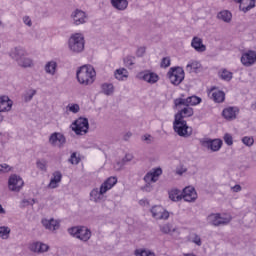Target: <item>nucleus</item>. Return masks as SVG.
Here are the masks:
<instances>
[{"mask_svg":"<svg viewBox=\"0 0 256 256\" xmlns=\"http://www.w3.org/2000/svg\"><path fill=\"white\" fill-rule=\"evenodd\" d=\"M79 110V104H73L69 106V111H71V113H79Z\"/></svg>","mask_w":256,"mask_h":256,"instance_id":"3c124183","label":"nucleus"},{"mask_svg":"<svg viewBox=\"0 0 256 256\" xmlns=\"http://www.w3.org/2000/svg\"><path fill=\"white\" fill-rule=\"evenodd\" d=\"M135 256H155V252L149 249L140 248L134 251Z\"/></svg>","mask_w":256,"mask_h":256,"instance_id":"f704fd0d","label":"nucleus"},{"mask_svg":"<svg viewBox=\"0 0 256 256\" xmlns=\"http://www.w3.org/2000/svg\"><path fill=\"white\" fill-rule=\"evenodd\" d=\"M224 142L226 143V145H233V136H231V134H225L224 135Z\"/></svg>","mask_w":256,"mask_h":256,"instance_id":"8fccbe9b","label":"nucleus"},{"mask_svg":"<svg viewBox=\"0 0 256 256\" xmlns=\"http://www.w3.org/2000/svg\"><path fill=\"white\" fill-rule=\"evenodd\" d=\"M202 99L198 96H189L188 98H176L174 100V105L176 109H181L182 105H188L190 107H195V105H199Z\"/></svg>","mask_w":256,"mask_h":256,"instance_id":"9d476101","label":"nucleus"},{"mask_svg":"<svg viewBox=\"0 0 256 256\" xmlns=\"http://www.w3.org/2000/svg\"><path fill=\"white\" fill-rule=\"evenodd\" d=\"M231 189L233 190L234 193H239V191H241V185L236 184Z\"/></svg>","mask_w":256,"mask_h":256,"instance_id":"bf43d9fd","label":"nucleus"},{"mask_svg":"<svg viewBox=\"0 0 256 256\" xmlns=\"http://www.w3.org/2000/svg\"><path fill=\"white\" fill-rule=\"evenodd\" d=\"M13 107V100L9 99V96L0 97V113H7L11 111Z\"/></svg>","mask_w":256,"mask_h":256,"instance_id":"412c9836","label":"nucleus"},{"mask_svg":"<svg viewBox=\"0 0 256 256\" xmlns=\"http://www.w3.org/2000/svg\"><path fill=\"white\" fill-rule=\"evenodd\" d=\"M130 161H133V155L126 154L125 157L121 160V162L117 163V165L119 169H121V167H125V165H127V163H129Z\"/></svg>","mask_w":256,"mask_h":256,"instance_id":"ea45409f","label":"nucleus"},{"mask_svg":"<svg viewBox=\"0 0 256 256\" xmlns=\"http://www.w3.org/2000/svg\"><path fill=\"white\" fill-rule=\"evenodd\" d=\"M150 212L152 213V217L159 221H167V219H169V211L164 209L161 205L153 206Z\"/></svg>","mask_w":256,"mask_h":256,"instance_id":"ddd939ff","label":"nucleus"},{"mask_svg":"<svg viewBox=\"0 0 256 256\" xmlns=\"http://www.w3.org/2000/svg\"><path fill=\"white\" fill-rule=\"evenodd\" d=\"M234 3H243V0H233Z\"/></svg>","mask_w":256,"mask_h":256,"instance_id":"e2e57ef3","label":"nucleus"},{"mask_svg":"<svg viewBox=\"0 0 256 256\" xmlns=\"http://www.w3.org/2000/svg\"><path fill=\"white\" fill-rule=\"evenodd\" d=\"M167 77L172 85L178 86L185 80V70L181 67H171L167 73Z\"/></svg>","mask_w":256,"mask_h":256,"instance_id":"0eeeda50","label":"nucleus"},{"mask_svg":"<svg viewBox=\"0 0 256 256\" xmlns=\"http://www.w3.org/2000/svg\"><path fill=\"white\" fill-rule=\"evenodd\" d=\"M35 95H37V90H28L25 92V94L23 95V99L25 101V103H29V101H32L33 97H35Z\"/></svg>","mask_w":256,"mask_h":256,"instance_id":"58836bf2","label":"nucleus"},{"mask_svg":"<svg viewBox=\"0 0 256 256\" xmlns=\"http://www.w3.org/2000/svg\"><path fill=\"white\" fill-rule=\"evenodd\" d=\"M3 25V22L0 20V27Z\"/></svg>","mask_w":256,"mask_h":256,"instance_id":"69168bd1","label":"nucleus"},{"mask_svg":"<svg viewBox=\"0 0 256 256\" xmlns=\"http://www.w3.org/2000/svg\"><path fill=\"white\" fill-rule=\"evenodd\" d=\"M217 17L224 21V23H231L233 15L228 10H224L218 13Z\"/></svg>","mask_w":256,"mask_h":256,"instance_id":"2f4dec72","label":"nucleus"},{"mask_svg":"<svg viewBox=\"0 0 256 256\" xmlns=\"http://www.w3.org/2000/svg\"><path fill=\"white\" fill-rule=\"evenodd\" d=\"M22 203L24 205H35V199H32L31 201L24 199V200H22Z\"/></svg>","mask_w":256,"mask_h":256,"instance_id":"4d7b16f0","label":"nucleus"},{"mask_svg":"<svg viewBox=\"0 0 256 256\" xmlns=\"http://www.w3.org/2000/svg\"><path fill=\"white\" fill-rule=\"evenodd\" d=\"M70 51L81 53L85 49V37L81 33L72 35L68 41Z\"/></svg>","mask_w":256,"mask_h":256,"instance_id":"39448f33","label":"nucleus"},{"mask_svg":"<svg viewBox=\"0 0 256 256\" xmlns=\"http://www.w3.org/2000/svg\"><path fill=\"white\" fill-rule=\"evenodd\" d=\"M29 249L33 253H46V251H49V245L43 242H34L30 245Z\"/></svg>","mask_w":256,"mask_h":256,"instance_id":"b1692460","label":"nucleus"},{"mask_svg":"<svg viewBox=\"0 0 256 256\" xmlns=\"http://www.w3.org/2000/svg\"><path fill=\"white\" fill-rule=\"evenodd\" d=\"M6 211L5 208L0 204V215H5Z\"/></svg>","mask_w":256,"mask_h":256,"instance_id":"052dcab7","label":"nucleus"},{"mask_svg":"<svg viewBox=\"0 0 256 256\" xmlns=\"http://www.w3.org/2000/svg\"><path fill=\"white\" fill-rule=\"evenodd\" d=\"M70 19L72 20L73 25L79 26L85 25L89 17L87 16V13L85 11L81 9H76L71 13Z\"/></svg>","mask_w":256,"mask_h":256,"instance_id":"f8f14e48","label":"nucleus"},{"mask_svg":"<svg viewBox=\"0 0 256 256\" xmlns=\"http://www.w3.org/2000/svg\"><path fill=\"white\" fill-rule=\"evenodd\" d=\"M187 169L186 168H178L176 169V174L177 175H183V173H186Z\"/></svg>","mask_w":256,"mask_h":256,"instance_id":"13d9d810","label":"nucleus"},{"mask_svg":"<svg viewBox=\"0 0 256 256\" xmlns=\"http://www.w3.org/2000/svg\"><path fill=\"white\" fill-rule=\"evenodd\" d=\"M256 62V52L253 50H250L244 54H242L241 57V63L245 65V67H251V65H254Z\"/></svg>","mask_w":256,"mask_h":256,"instance_id":"a211bd4d","label":"nucleus"},{"mask_svg":"<svg viewBox=\"0 0 256 256\" xmlns=\"http://www.w3.org/2000/svg\"><path fill=\"white\" fill-rule=\"evenodd\" d=\"M202 145L204 147H207V149H211L212 151H219L223 145V141L220 139H214V140H204L202 141Z\"/></svg>","mask_w":256,"mask_h":256,"instance_id":"4be33fe9","label":"nucleus"},{"mask_svg":"<svg viewBox=\"0 0 256 256\" xmlns=\"http://www.w3.org/2000/svg\"><path fill=\"white\" fill-rule=\"evenodd\" d=\"M72 131L76 135H86L89 131V120L83 117L78 118L72 123Z\"/></svg>","mask_w":256,"mask_h":256,"instance_id":"6e6552de","label":"nucleus"},{"mask_svg":"<svg viewBox=\"0 0 256 256\" xmlns=\"http://www.w3.org/2000/svg\"><path fill=\"white\" fill-rule=\"evenodd\" d=\"M68 233L72 235V237H75L84 243H87V241L91 239V230L85 226H75L69 228Z\"/></svg>","mask_w":256,"mask_h":256,"instance_id":"423d86ee","label":"nucleus"},{"mask_svg":"<svg viewBox=\"0 0 256 256\" xmlns=\"http://www.w3.org/2000/svg\"><path fill=\"white\" fill-rule=\"evenodd\" d=\"M219 77L222 81H231V79H233V72L223 69L219 72Z\"/></svg>","mask_w":256,"mask_h":256,"instance_id":"c9c22d12","label":"nucleus"},{"mask_svg":"<svg viewBox=\"0 0 256 256\" xmlns=\"http://www.w3.org/2000/svg\"><path fill=\"white\" fill-rule=\"evenodd\" d=\"M11 228L9 226H0V239H9Z\"/></svg>","mask_w":256,"mask_h":256,"instance_id":"4c0bfd02","label":"nucleus"},{"mask_svg":"<svg viewBox=\"0 0 256 256\" xmlns=\"http://www.w3.org/2000/svg\"><path fill=\"white\" fill-rule=\"evenodd\" d=\"M36 166L40 171H47V161L46 160H38L36 162Z\"/></svg>","mask_w":256,"mask_h":256,"instance_id":"a18cd8bd","label":"nucleus"},{"mask_svg":"<svg viewBox=\"0 0 256 256\" xmlns=\"http://www.w3.org/2000/svg\"><path fill=\"white\" fill-rule=\"evenodd\" d=\"M211 99H213V101L215 103H223V101H225V92L221 91V90H211Z\"/></svg>","mask_w":256,"mask_h":256,"instance_id":"cd10ccee","label":"nucleus"},{"mask_svg":"<svg viewBox=\"0 0 256 256\" xmlns=\"http://www.w3.org/2000/svg\"><path fill=\"white\" fill-rule=\"evenodd\" d=\"M191 47L197 53H205L207 51V46L203 44V39L197 36L192 38Z\"/></svg>","mask_w":256,"mask_h":256,"instance_id":"aec40b11","label":"nucleus"},{"mask_svg":"<svg viewBox=\"0 0 256 256\" xmlns=\"http://www.w3.org/2000/svg\"><path fill=\"white\" fill-rule=\"evenodd\" d=\"M61 179H63V174L59 171L54 172L48 187H50V189H57L59 183H61Z\"/></svg>","mask_w":256,"mask_h":256,"instance_id":"a878e982","label":"nucleus"},{"mask_svg":"<svg viewBox=\"0 0 256 256\" xmlns=\"http://www.w3.org/2000/svg\"><path fill=\"white\" fill-rule=\"evenodd\" d=\"M255 7V0H251L250 4L248 6H243L242 3L239 5L240 11H243V13H247L248 11H251Z\"/></svg>","mask_w":256,"mask_h":256,"instance_id":"a19ab883","label":"nucleus"},{"mask_svg":"<svg viewBox=\"0 0 256 256\" xmlns=\"http://www.w3.org/2000/svg\"><path fill=\"white\" fill-rule=\"evenodd\" d=\"M23 185H25V182L23 181V178L17 174L10 175L8 179V188L10 191H13L14 193H19L21 189H23Z\"/></svg>","mask_w":256,"mask_h":256,"instance_id":"1a4fd4ad","label":"nucleus"},{"mask_svg":"<svg viewBox=\"0 0 256 256\" xmlns=\"http://www.w3.org/2000/svg\"><path fill=\"white\" fill-rule=\"evenodd\" d=\"M169 199L171 201H181L182 192L179 189H173L169 192Z\"/></svg>","mask_w":256,"mask_h":256,"instance_id":"72a5a7b5","label":"nucleus"},{"mask_svg":"<svg viewBox=\"0 0 256 256\" xmlns=\"http://www.w3.org/2000/svg\"><path fill=\"white\" fill-rule=\"evenodd\" d=\"M124 65L126 67H133L135 65V56H126L124 58Z\"/></svg>","mask_w":256,"mask_h":256,"instance_id":"79ce46f5","label":"nucleus"},{"mask_svg":"<svg viewBox=\"0 0 256 256\" xmlns=\"http://www.w3.org/2000/svg\"><path fill=\"white\" fill-rule=\"evenodd\" d=\"M68 161L71 165H79L80 159L77 157V152L72 153Z\"/></svg>","mask_w":256,"mask_h":256,"instance_id":"49530a36","label":"nucleus"},{"mask_svg":"<svg viewBox=\"0 0 256 256\" xmlns=\"http://www.w3.org/2000/svg\"><path fill=\"white\" fill-rule=\"evenodd\" d=\"M159 229L164 235H171L172 233H175V231H177V228L173 227V224L171 223L160 225Z\"/></svg>","mask_w":256,"mask_h":256,"instance_id":"c756f323","label":"nucleus"},{"mask_svg":"<svg viewBox=\"0 0 256 256\" xmlns=\"http://www.w3.org/2000/svg\"><path fill=\"white\" fill-rule=\"evenodd\" d=\"M42 225L48 231H57L59 229V221L51 218V219H42Z\"/></svg>","mask_w":256,"mask_h":256,"instance_id":"393cba45","label":"nucleus"},{"mask_svg":"<svg viewBox=\"0 0 256 256\" xmlns=\"http://www.w3.org/2000/svg\"><path fill=\"white\" fill-rule=\"evenodd\" d=\"M173 129L179 137L189 138L193 135V128L187 125V121L174 119Z\"/></svg>","mask_w":256,"mask_h":256,"instance_id":"20e7f679","label":"nucleus"},{"mask_svg":"<svg viewBox=\"0 0 256 256\" xmlns=\"http://www.w3.org/2000/svg\"><path fill=\"white\" fill-rule=\"evenodd\" d=\"M3 119H5L3 114H0V123H3Z\"/></svg>","mask_w":256,"mask_h":256,"instance_id":"680f3d73","label":"nucleus"},{"mask_svg":"<svg viewBox=\"0 0 256 256\" xmlns=\"http://www.w3.org/2000/svg\"><path fill=\"white\" fill-rule=\"evenodd\" d=\"M171 65V58L164 57L161 61L160 67L167 69V67H170Z\"/></svg>","mask_w":256,"mask_h":256,"instance_id":"de8ad7c7","label":"nucleus"},{"mask_svg":"<svg viewBox=\"0 0 256 256\" xmlns=\"http://www.w3.org/2000/svg\"><path fill=\"white\" fill-rule=\"evenodd\" d=\"M11 171V166L8 164H0V175H3L4 173H9Z\"/></svg>","mask_w":256,"mask_h":256,"instance_id":"09e8293b","label":"nucleus"},{"mask_svg":"<svg viewBox=\"0 0 256 256\" xmlns=\"http://www.w3.org/2000/svg\"><path fill=\"white\" fill-rule=\"evenodd\" d=\"M96 75L95 68L87 65L81 66L76 72V77L80 85H93Z\"/></svg>","mask_w":256,"mask_h":256,"instance_id":"f03ea898","label":"nucleus"},{"mask_svg":"<svg viewBox=\"0 0 256 256\" xmlns=\"http://www.w3.org/2000/svg\"><path fill=\"white\" fill-rule=\"evenodd\" d=\"M9 56L11 59L16 61V63L19 65V67H31L33 65V60L30 58H27V51L21 46L15 47L10 50Z\"/></svg>","mask_w":256,"mask_h":256,"instance_id":"7ed1b4c3","label":"nucleus"},{"mask_svg":"<svg viewBox=\"0 0 256 256\" xmlns=\"http://www.w3.org/2000/svg\"><path fill=\"white\" fill-rule=\"evenodd\" d=\"M23 21H24L25 25H28V27H31V25H32L31 18H29L28 16H25L23 18Z\"/></svg>","mask_w":256,"mask_h":256,"instance_id":"6e6d98bb","label":"nucleus"},{"mask_svg":"<svg viewBox=\"0 0 256 256\" xmlns=\"http://www.w3.org/2000/svg\"><path fill=\"white\" fill-rule=\"evenodd\" d=\"M163 175V170L161 168L153 169L152 171L148 172L144 176L145 183L151 184V183H157L159 181V177Z\"/></svg>","mask_w":256,"mask_h":256,"instance_id":"dca6fc26","label":"nucleus"},{"mask_svg":"<svg viewBox=\"0 0 256 256\" xmlns=\"http://www.w3.org/2000/svg\"><path fill=\"white\" fill-rule=\"evenodd\" d=\"M182 199L188 203L195 201L197 199V192L195 191V188L191 186L184 188L182 191Z\"/></svg>","mask_w":256,"mask_h":256,"instance_id":"6ab92c4d","label":"nucleus"},{"mask_svg":"<svg viewBox=\"0 0 256 256\" xmlns=\"http://www.w3.org/2000/svg\"><path fill=\"white\" fill-rule=\"evenodd\" d=\"M199 67H201V64L197 61H194V62H191L190 64H188L186 66V69H187V71H190V73H191V71H197V69H199Z\"/></svg>","mask_w":256,"mask_h":256,"instance_id":"37998d69","label":"nucleus"},{"mask_svg":"<svg viewBox=\"0 0 256 256\" xmlns=\"http://www.w3.org/2000/svg\"><path fill=\"white\" fill-rule=\"evenodd\" d=\"M101 89V93H103V95H106L107 97L113 95V93H115V86H113L112 83H102L100 86Z\"/></svg>","mask_w":256,"mask_h":256,"instance_id":"bb28decb","label":"nucleus"},{"mask_svg":"<svg viewBox=\"0 0 256 256\" xmlns=\"http://www.w3.org/2000/svg\"><path fill=\"white\" fill-rule=\"evenodd\" d=\"M138 78L142 79V81H146V83H150V85H153L159 81V75L149 70L140 72L138 74Z\"/></svg>","mask_w":256,"mask_h":256,"instance_id":"2eb2a0df","label":"nucleus"},{"mask_svg":"<svg viewBox=\"0 0 256 256\" xmlns=\"http://www.w3.org/2000/svg\"><path fill=\"white\" fill-rule=\"evenodd\" d=\"M242 143L246 145V147H252L253 143H255V140L253 137L245 136L242 138Z\"/></svg>","mask_w":256,"mask_h":256,"instance_id":"c03bdc74","label":"nucleus"},{"mask_svg":"<svg viewBox=\"0 0 256 256\" xmlns=\"http://www.w3.org/2000/svg\"><path fill=\"white\" fill-rule=\"evenodd\" d=\"M189 241L191 243H194V245H197L198 247H201L203 245L201 236H199L197 233H191L189 236Z\"/></svg>","mask_w":256,"mask_h":256,"instance_id":"e433bc0d","label":"nucleus"},{"mask_svg":"<svg viewBox=\"0 0 256 256\" xmlns=\"http://www.w3.org/2000/svg\"><path fill=\"white\" fill-rule=\"evenodd\" d=\"M49 143L52 145V147H63L65 143H67V139L65 138V135H63L60 132H54L49 137Z\"/></svg>","mask_w":256,"mask_h":256,"instance_id":"4468645a","label":"nucleus"},{"mask_svg":"<svg viewBox=\"0 0 256 256\" xmlns=\"http://www.w3.org/2000/svg\"><path fill=\"white\" fill-rule=\"evenodd\" d=\"M231 216L223 217L219 213L210 214L208 216V223L214 227H221V225H229L231 223Z\"/></svg>","mask_w":256,"mask_h":256,"instance_id":"9b49d317","label":"nucleus"},{"mask_svg":"<svg viewBox=\"0 0 256 256\" xmlns=\"http://www.w3.org/2000/svg\"><path fill=\"white\" fill-rule=\"evenodd\" d=\"M145 203V200H140V205H143Z\"/></svg>","mask_w":256,"mask_h":256,"instance_id":"0e129e2a","label":"nucleus"},{"mask_svg":"<svg viewBox=\"0 0 256 256\" xmlns=\"http://www.w3.org/2000/svg\"><path fill=\"white\" fill-rule=\"evenodd\" d=\"M237 113H239V108L237 107H227L222 111V115L224 119H227V121L237 119Z\"/></svg>","mask_w":256,"mask_h":256,"instance_id":"5701e85b","label":"nucleus"},{"mask_svg":"<svg viewBox=\"0 0 256 256\" xmlns=\"http://www.w3.org/2000/svg\"><path fill=\"white\" fill-rule=\"evenodd\" d=\"M178 109L180 110L177 114H175V119L185 121V117H193V108H191L189 105H182Z\"/></svg>","mask_w":256,"mask_h":256,"instance_id":"f3484780","label":"nucleus"},{"mask_svg":"<svg viewBox=\"0 0 256 256\" xmlns=\"http://www.w3.org/2000/svg\"><path fill=\"white\" fill-rule=\"evenodd\" d=\"M142 141H146V143H148V144L152 143L151 135L146 134V135L142 136Z\"/></svg>","mask_w":256,"mask_h":256,"instance_id":"864d4df0","label":"nucleus"},{"mask_svg":"<svg viewBox=\"0 0 256 256\" xmlns=\"http://www.w3.org/2000/svg\"><path fill=\"white\" fill-rule=\"evenodd\" d=\"M45 72L48 75H55L57 73V62L55 61H49L45 65Z\"/></svg>","mask_w":256,"mask_h":256,"instance_id":"7c9ffc66","label":"nucleus"},{"mask_svg":"<svg viewBox=\"0 0 256 256\" xmlns=\"http://www.w3.org/2000/svg\"><path fill=\"white\" fill-rule=\"evenodd\" d=\"M153 187L151 186V184L146 183V185L142 188V191H146L147 193H150V191H152Z\"/></svg>","mask_w":256,"mask_h":256,"instance_id":"5fc2aeb1","label":"nucleus"},{"mask_svg":"<svg viewBox=\"0 0 256 256\" xmlns=\"http://www.w3.org/2000/svg\"><path fill=\"white\" fill-rule=\"evenodd\" d=\"M115 78L118 79V81H123V78L129 77V72L125 68L117 69L114 72Z\"/></svg>","mask_w":256,"mask_h":256,"instance_id":"473e14b6","label":"nucleus"},{"mask_svg":"<svg viewBox=\"0 0 256 256\" xmlns=\"http://www.w3.org/2000/svg\"><path fill=\"white\" fill-rule=\"evenodd\" d=\"M146 48L145 47H139L136 51L137 57H143L145 55Z\"/></svg>","mask_w":256,"mask_h":256,"instance_id":"603ef678","label":"nucleus"},{"mask_svg":"<svg viewBox=\"0 0 256 256\" xmlns=\"http://www.w3.org/2000/svg\"><path fill=\"white\" fill-rule=\"evenodd\" d=\"M117 185V177H109L100 186V188H93L90 192V201L94 203H101L105 199V193L111 191Z\"/></svg>","mask_w":256,"mask_h":256,"instance_id":"f257e3e1","label":"nucleus"},{"mask_svg":"<svg viewBox=\"0 0 256 256\" xmlns=\"http://www.w3.org/2000/svg\"><path fill=\"white\" fill-rule=\"evenodd\" d=\"M111 5L118 11H125L129 7V1L127 0H111Z\"/></svg>","mask_w":256,"mask_h":256,"instance_id":"c85d7f7f","label":"nucleus"}]
</instances>
